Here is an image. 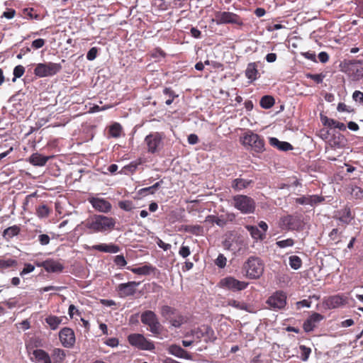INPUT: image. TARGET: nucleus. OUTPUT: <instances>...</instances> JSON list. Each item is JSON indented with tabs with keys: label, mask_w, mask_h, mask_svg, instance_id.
Wrapping results in <instances>:
<instances>
[{
	"label": "nucleus",
	"mask_w": 363,
	"mask_h": 363,
	"mask_svg": "<svg viewBox=\"0 0 363 363\" xmlns=\"http://www.w3.org/2000/svg\"><path fill=\"white\" fill-rule=\"evenodd\" d=\"M116 219L112 217L104 215L95 214L85 221V227L91 233H109L112 231L116 226Z\"/></svg>",
	"instance_id": "1"
},
{
	"label": "nucleus",
	"mask_w": 363,
	"mask_h": 363,
	"mask_svg": "<svg viewBox=\"0 0 363 363\" xmlns=\"http://www.w3.org/2000/svg\"><path fill=\"white\" fill-rule=\"evenodd\" d=\"M140 320L142 323L148 326L149 331L155 336L160 337L163 331V326L160 323L156 313L150 310L145 311L141 313Z\"/></svg>",
	"instance_id": "2"
},
{
	"label": "nucleus",
	"mask_w": 363,
	"mask_h": 363,
	"mask_svg": "<svg viewBox=\"0 0 363 363\" xmlns=\"http://www.w3.org/2000/svg\"><path fill=\"white\" fill-rule=\"evenodd\" d=\"M233 206L242 213L250 214L254 213L256 208L255 200L246 195H235L232 199Z\"/></svg>",
	"instance_id": "3"
},
{
	"label": "nucleus",
	"mask_w": 363,
	"mask_h": 363,
	"mask_svg": "<svg viewBox=\"0 0 363 363\" xmlns=\"http://www.w3.org/2000/svg\"><path fill=\"white\" fill-rule=\"evenodd\" d=\"M341 70L352 80L357 81L363 77V66L359 61L344 60L340 64Z\"/></svg>",
	"instance_id": "4"
},
{
	"label": "nucleus",
	"mask_w": 363,
	"mask_h": 363,
	"mask_svg": "<svg viewBox=\"0 0 363 363\" xmlns=\"http://www.w3.org/2000/svg\"><path fill=\"white\" fill-rule=\"evenodd\" d=\"M247 276L250 279H258L264 272V263L257 257H250L244 264Z\"/></svg>",
	"instance_id": "5"
},
{
	"label": "nucleus",
	"mask_w": 363,
	"mask_h": 363,
	"mask_svg": "<svg viewBox=\"0 0 363 363\" xmlns=\"http://www.w3.org/2000/svg\"><path fill=\"white\" fill-rule=\"evenodd\" d=\"M191 335L197 342H201V338H204L206 343H214L217 337L213 328L207 325H203L191 330L186 334V336Z\"/></svg>",
	"instance_id": "6"
},
{
	"label": "nucleus",
	"mask_w": 363,
	"mask_h": 363,
	"mask_svg": "<svg viewBox=\"0 0 363 363\" xmlns=\"http://www.w3.org/2000/svg\"><path fill=\"white\" fill-rule=\"evenodd\" d=\"M161 315L174 328H179L184 321L183 315L177 310L169 306L164 305L160 308Z\"/></svg>",
	"instance_id": "7"
},
{
	"label": "nucleus",
	"mask_w": 363,
	"mask_h": 363,
	"mask_svg": "<svg viewBox=\"0 0 363 363\" xmlns=\"http://www.w3.org/2000/svg\"><path fill=\"white\" fill-rule=\"evenodd\" d=\"M61 69L62 65L60 63H38L34 69V74L36 77L40 78L52 77L58 73Z\"/></svg>",
	"instance_id": "8"
},
{
	"label": "nucleus",
	"mask_w": 363,
	"mask_h": 363,
	"mask_svg": "<svg viewBox=\"0 0 363 363\" xmlns=\"http://www.w3.org/2000/svg\"><path fill=\"white\" fill-rule=\"evenodd\" d=\"M128 340L132 346L141 350L152 351L155 348L154 342L142 334H130L128 337Z\"/></svg>",
	"instance_id": "9"
},
{
	"label": "nucleus",
	"mask_w": 363,
	"mask_h": 363,
	"mask_svg": "<svg viewBox=\"0 0 363 363\" xmlns=\"http://www.w3.org/2000/svg\"><path fill=\"white\" fill-rule=\"evenodd\" d=\"M242 144L248 145L257 152H262L264 150V141L259 135L252 132L245 133L242 138Z\"/></svg>",
	"instance_id": "10"
},
{
	"label": "nucleus",
	"mask_w": 363,
	"mask_h": 363,
	"mask_svg": "<svg viewBox=\"0 0 363 363\" xmlns=\"http://www.w3.org/2000/svg\"><path fill=\"white\" fill-rule=\"evenodd\" d=\"M215 19H213V21H215L217 25L220 24H236V25H242V21L241 18L232 12L228 11H217L215 13Z\"/></svg>",
	"instance_id": "11"
},
{
	"label": "nucleus",
	"mask_w": 363,
	"mask_h": 363,
	"mask_svg": "<svg viewBox=\"0 0 363 363\" xmlns=\"http://www.w3.org/2000/svg\"><path fill=\"white\" fill-rule=\"evenodd\" d=\"M219 286L233 292L245 289L248 283L236 279L233 277H227L220 280Z\"/></svg>",
	"instance_id": "12"
},
{
	"label": "nucleus",
	"mask_w": 363,
	"mask_h": 363,
	"mask_svg": "<svg viewBox=\"0 0 363 363\" xmlns=\"http://www.w3.org/2000/svg\"><path fill=\"white\" fill-rule=\"evenodd\" d=\"M162 135L158 132L149 134L145 138L147 151L150 153L157 152L162 147Z\"/></svg>",
	"instance_id": "13"
},
{
	"label": "nucleus",
	"mask_w": 363,
	"mask_h": 363,
	"mask_svg": "<svg viewBox=\"0 0 363 363\" xmlns=\"http://www.w3.org/2000/svg\"><path fill=\"white\" fill-rule=\"evenodd\" d=\"M267 303L274 310L282 309L286 304V295L283 291H277L268 298Z\"/></svg>",
	"instance_id": "14"
},
{
	"label": "nucleus",
	"mask_w": 363,
	"mask_h": 363,
	"mask_svg": "<svg viewBox=\"0 0 363 363\" xmlns=\"http://www.w3.org/2000/svg\"><path fill=\"white\" fill-rule=\"evenodd\" d=\"M59 337L61 343L65 347L70 348L75 343V335L72 329L69 328H63L59 333Z\"/></svg>",
	"instance_id": "15"
},
{
	"label": "nucleus",
	"mask_w": 363,
	"mask_h": 363,
	"mask_svg": "<svg viewBox=\"0 0 363 363\" xmlns=\"http://www.w3.org/2000/svg\"><path fill=\"white\" fill-rule=\"evenodd\" d=\"M140 282L128 281L127 283L120 284L117 286V291L120 297H127L133 296L136 291V287L140 285Z\"/></svg>",
	"instance_id": "16"
},
{
	"label": "nucleus",
	"mask_w": 363,
	"mask_h": 363,
	"mask_svg": "<svg viewBox=\"0 0 363 363\" xmlns=\"http://www.w3.org/2000/svg\"><path fill=\"white\" fill-rule=\"evenodd\" d=\"M37 266L43 267L46 272L50 273H59L64 269L62 264L52 259H48L42 262L37 263Z\"/></svg>",
	"instance_id": "17"
},
{
	"label": "nucleus",
	"mask_w": 363,
	"mask_h": 363,
	"mask_svg": "<svg viewBox=\"0 0 363 363\" xmlns=\"http://www.w3.org/2000/svg\"><path fill=\"white\" fill-rule=\"evenodd\" d=\"M89 201L94 209L101 213H108L112 208L111 203L104 199L91 198Z\"/></svg>",
	"instance_id": "18"
},
{
	"label": "nucleus",
	"mask_w": 363,
	"mask_h": 363,
	"mask_svg": "<svg viewBox=\"0 0 363 363\" xmlns=\"http://www.w3.org/2000/svg\"><path fill=\"white\" fill-rule=\"evenodd\" d=\"M324 318V316L318 313H313L303 323V328L306 333L313 331L318 324Z\"/></svg>",
	"instance_id": "19"
},
{
	"label": "nucleus",
	"mask_w": 363,
	"mask_h": 363,
	"mask_svg": "<svg viewBox=\"0 0 363 363\" xmlns=\"http://www.w3.org/2000/svg\"><path fill=\"white\" fill-rule=\"evenodd\" d=\"M167 352L169 354L174 355L178 358L184 359H192V355L189 354L186 350H184L182 347L173 344L168 347Z\"/></svg>",
	"instance_id": "20"
},
{
	"label": "nucleus",
	"mask_w": 363,
	"mask_h": 363,
	"mask_svg": "<svg viewBox=\"0 0 363 363\" xmlns=\"http://www.w3.org/2000/svg\"><path fill=\"white\" fill-rule=\"evenodd\" d=\"M346 303V300L340 295L328 297L325 300V304L328 308H336Z\"/></svg>",
	"instance_id": "21"
},
{
	"label": "nucleus",
	"mask_w": 363,
	"mask_h": 363,
	"mask_svg": "<svg viewBox=\"0 0 363 363\" xmlns=\"http://www.w3.org/2000/svg\"><path fill=\"white\" fill-rule=\"evenodd\" d=\"M33 355L37 363H52L49 354L42 349L33 350Z\"/></svg>",
	"instance_id": "22"
},
{
	"label": "nucleus",
	"mask_w": 363,
	"mask_h": 363,
	"mask_svg": "<svg viewBox=\"0 0 363 363\" xmlns=\"http://www.w3.org/2000/svg\"><path fill=\"white\" fill-rule=\"evenodd\" d=\"M92 250H98L104 252L117 253L120 251V247L114 244H99L91 247Z\"/></svg>",
	"instance_id": "23"
},
{
	"label": "nucleus",
	"mask_w": 363,
	"mask_h": 363,
	"mask_svg": "<svg viewBox=\"0 0 363 363\" xmlns=\"http://www.w3.org/2000/svg\"><path fill=\"white\" fill-rule=\"evenodd\" d=\"M49 158V157L43 156L38 152H35L30 155L28 161L34 166L43 167L45 165Z\"/></svg>",
	"instance_id": "24"
},
{
	"label": "nucleus",
	"mask_w": 363,
	"mask_h": 363,
	"mask_svg": "<svg viewBox=\"0 0 363 363\" xmlns=\"http://www.w3.org/2000/svg\"><path fill=\"white\" fill-rule=\"evenodd\" d=\"M269 144L282 151L293 150V146L288 142L279 141L277 138H269Z\"/></svg>",
	"instance_id": "25"
},
{
	"label": "nucleus",
	"mask_w": 363,
	"mask_h": 363,
	"mask_svg": "<svg viewBox=\"0 0 363 363\" xmlns=\"http://www.w3.org/2000/svg\"><path fill=\"white\" fill-rule=\"evenodd\" d=\"M21 232V228L18 225H14L13 226L6 228L2 233V237L6 240H9L14 236L18 235Z\"/></svg>",
	"instance_id": "26"
},
{
	"label": "nucleus",
	"mask_w": 363,
	"mask_h": 363,
	"mask_svg": "<svg viewBox=\"0 0 363 363\" xmlns=\"http://www.w3.org/2000/svg\"><path fill=\"white\" fill-rule=\"evenodd\" d=\"M245 228L253 239L259 240L265 239L266 234L262 233L257 226L247 225Z\"/></svg>",
	"instance_id": "27"
},
{
	"label": "nucleus",
	"mask_w": 363,
	"mask_h": 363,
	"mask_svg": "<svg viewBox=\"0 0 363 363\" xmlns=\"http://www.w3.org/2000/svg\"><path fill=\"white\" fill-rule=\"evenodd\" d=\"M258 70L257 65L255 62H251L247 65L245 70V76L251 82L255 81L257 78Z\"/></svg>",
	"instance_id": "28"
},
{
	"label": "nucleus",
	"mask_w": 363,
	"mask_h": 363,
	"mask_svg": "<svg viewBox=\"0 0 363 363\" xmlns=\"http://www.w3.org/2000/svg\"><path fill=\"white\" fill-rule=\"evenodd\" d=\"M252 183V180L237 178L232 182V187L236 191H240L247 188Z\"/></svg>",
	"instance_id": "29"
},
{
	"label": "nucleus",
	"mask_w": 363,
	"mask_h": 363,
	"mask_svg": "<svg viewBox=\"0 0 363 363\" xmlns=\"http://www.w3.org/2000/svg\"><path fill=\"white\" fill-rule=\"evenodd\" d=\"M128 269L130 270L133 273L138 275H148L152 272L155 270V267L151 265L145 264L144 266L136 267V268H130L128 267Z\"/></svg>",
	"instance_id": "30"
},
{
	"label": "nucleus",
	"mask_w": 363,
	"mask_h": 363,
	"mask_svg": "<svg viewBox=\"0 0 363 363\" xmlns=\"http://www.w3.org/2000/svg\"><path fill=\"white\" fill-rule=\"evenodd\" d=\"M228 305L238 310H242L250 313L252 312V311L250 309L251 307L243 301H238L234 299H230L228 301Z\"/></svg>",
	"instance_id": "31"
},
{
	"label": "nucleus",
	"mask_w": 363,
	"mask_h": 363,
	"mask_svg": "<svg viewBox=\"0 0 363 363\" xmlns=\"http://www.w3.org/2000/svg\"><path fill=\"white\" fill-rule=\"evenodd\" d=\"M63 318L64 317L49 315L45 318V322L52 330H56L62 323Z\"/></svg>",
	"instance_id": "32"
},
{
	"label": "nucleus",
	"mask_w": 363,
	"mask_h": 363,
	"mask_svg": "<svg viewBox=\"0 0 363 363\" xmlns=\"http://www.w3.org/2000/svg\"><path fill=\"white\" fill-rule=\"evenodd\" d=\"M66 357V354L65 350L55 348L53 350L52 353V357L53 359L54 363H62Z\"/></svg>",
	"instance_id": "33"
},
{
	"label": "nucleus",
	"mask_w": 363,
	"mask_h": 363,
	"mask_svg": "<svg viewBox=\"0 0 363 363\" xmlns=\"http://www.w3.org/2000/svg\"><path fill=\"white\" fill-rule=\"evenodd\" d=\"M184 230L195 235H200L203 233V228L199 225H186L184 226Z\"/></svg>",
	"instance_id": "34"
},
{
	"label": "nucleus",
	"mask_w": 363,
	"mask_h": 363,
	"mask_svg": "<svg viewBox=\"0 0 363 363\" xmlns=\"http://www.w3.org/2000/svg\"><path fill=\"white\" fill-rule=\"evenodd\" d=\"M274 99L269 95L262 96L259 101L260 106L265 109L272 108L274 106Z\"/></svg>",
	"instance_id": "35"
},
{
	"label": "nucleus",
	"mask_w": 363,
	"mask_h": 363,
	"mask_svg": "<svg viewBox=\"0 0 363 363\" xmlns=\"http://www.w3.org/2000/svg\"><path fill=\"white\" fill-rule=\"evenodd\" d=\"M122 127L118 123L112 124L108 130L109 135L113 138H118L121 136Z\"/></svg>",
	"instance_id": "36"
},
{
	"label": "nucleus",
	"mask_w": 363,
	"mask_h": 363,
	"mask_svg": "<svg viewBox=\"0 0 363 363\" xmlns=\"http://www.w3.org/2000/svg\"><path fill=\"white\" fill-rule=\"evenodd\" d=\"M50 211L51 210L50 208L45 204L40 205L36 208V214L40 218H47L49 216Z\"/></svg>",
	"instance_id": "37"
},
{
	"label": "nucleus",
	"mask_w": 363,
	"mask_h": 363,
	"mask_svg": "<svg viewBox=\"0 0 363 363\" xmlns=\"http://www.w3.org/2000/svg\"><path fill=\"white\" fill-rule=\"evenodd\" d=\"M163 94L168 96V99L166 100L165 104L168 106L171 105L174 99V98L178 97V95L169 87H166L163 89Z\"/></svg>",
	"instance_id": "38"
},
{
	"label": "nucleus",
	"mask_w": 363,
	"mask_h": 363,
	"mask_svg": "<svg viewBox=\"0 0 363 363\" xmlns=\"http://www.w3.org/2000/svg\"><path fill=\"white\" fill-rule=\"evenodd\" d=\"M206 220L216 223L219 227H224L227 224V220L222 216H208Z\"/></svg>",
	"instance_id": "39"
},
{
	"label": "nucleus",
	"mask_w": 363,
	"mask_h": 363,
	"mask_svg": "<svg viewBox=\"0 0 363 363\" xmlns=\"http://www.w3.org/2000/svg\"><path fill=\"white\" fill-rule=\"evenodd\" d=\"M289 265L295 270L298 269L302 265L301 259L296 255L289 257Z\"/></svg>",
	"instance_id": "40"
},
{
	"label": "nucleus",
	"mask_w": 363,
	"mask_h": 363,
	"mask_svg": "<svg viewBox=\"0 0 363 363\" xmlns=\"http://www.w3.org/2000/svg\"><path fill=\"white\" fill-rule=\"evenodd\" d=\"M118 206L125 211H131L135 208L133 201L129 200L120 201Z\"/></svg>",
	"instance_id": "41"
},
{
	"label": "nucleus",
	"mask_w": 363,
	"mask_h": 363,
	"mask_svg": "<svg viewBox=\"0 0 363 363\" xmlns=\"http://www.w3.org/2000/svg\"><path fill=\"white\" fill-rule=\"evenodd\" d=\"M17 265V261L13 259H0V268L1 269H7L12 267H16Z\"/></svg>",
	"instance_id": "42"
},
{
	"label": "nucleus",
	"mask_w": 363,
	"mask_h": 363,
	"mask_svg": "<svg viewBox=\"0 0 363 363\" xmlns=\"http://www.w3.org/2000/svg\"><path fill=\"white\" fill-rule=\"evenodd\" d=\"M299 349L301 351V360L303 362H306L310 356V354L311 353V348L305 345H300Z\"/></svg>",
	"instance_id": "43"
},
{
	"label": "nucleus",
	"mask_w": 363,
	"mask_h": 363,
	"mask_svg": "<svg viewBox=\"0 0 363 363\" xmlns=\"http://www.w3.org/2000/svg\"><path fill=\"white\" fill-rule=\"evenodd\" d=\"M25 72V68L23 66L19 65L14 67L13 69V78L12 79L13 82H15L17 78L21 77Z\"/></svg>",
	"instance_id": "44"
},
{
	"label": "nucleus",
	"mask_w": 363,
	"mask_h": 363,
	"mask_svg": "<svg viewBox=\"0 0 363 363\" xmlns=\"http://www.w3.org/2000/svg\"><path fill=\"white\" fill-rule=\"evenodd\" d=\"M350 194L355 199H363V189L361 187L357 186H352Z\"/></svg>",
	"instance_id": "45"
},
{
	"label": "nucleus",
	"mask_w": 363,
	"mask_h": 363,
	"mask_svg": "<svg viewBox=\"0 0 363 363\" xmlns=\"http://www.w3.org/2000/svg\"><path fill=\"white\" fill-rule=\"evenodd\" d=\"M33 8H26L23 10V15L24 18L28 19H38L39 18L38 14H33Z\"/></svg>",
	"instance_id": "46"
},
{
	"label": "nucleus",
	"mask_w": 363,
	"mask_h": 363,
	"mask_svg": "<svg viewBox=\"0 0 363 363\" xmlns=\"http://www.w3.org/2000/svg\"><path fill=\"white\" fill-rule=\"evenodd\" d=\"M276 245L280 248L291 247L294 245V240L291 238H288L286 240L277 241Z\"/></svg>",
	"instance_id": "47"
},
{
	"label": "nucleus",
	"mask_w": 363,
	"mask_h": 363,
	"mask_svg": "<svg viewBox=\"0 0 363 363\" xmlns=\"http://www.w3.org/2000/svg\"><path fill=\"white\" fill-rule=\"evenodd\" d=\"M227 259L223 254H219L216 259L215 260V264L219 268H224L226 265Z\"/></svg>",
	"instance_id": "48"
},
{
	"label": "nucleus",
	"mask_w": 363,
	"mask_h": 363,
	"mask_svg": "<svg viewBox=\"0 0 363 363\" xmlns=\"http://www.w3.org/2000/svg\"><path fill=\"white\" fill-rule=\"evenodd\" d=\"M281 221L284 226L288 229H291L292 228L294 218L292 216H286L282 218Z\"/></svg>",
	"instance_id": "49"
},
{
	"label": "nucleus",
	"mask_w": 363,
	"mask_h": 363,
	"mask_svg": "<svg viewBox=\"0 0 363 363\" xmlns=\"http://www.w3.org/2000/svg\"><path fill=\"white\" fill-rule=\"evenodd\" d=\"M114 263L119 267H123L126 265L127 262L123 255H118L115 257Z\"/></svg>",
	"instance_id": "50"
},
{
	"label": "nucleus",
	"mask_w": 363,
	"mask_h": 363,
	"mask_svg": "<svg viewBox=\"0 0 363 363\" xmlns=\"http://www.w3.org/2000/svg\"><path fill=\"white\" fill-rule=\"evenodd\" d=\"M309 200H310V206H313L323 201L324 198L323 196H320L318 195H311V196H309Z\"/></svg>",
	"instance_id": "51"
},
{
	"label": "nucleus",
	"mask_w": 363,
	"mask_h": 363,
	"mask_svg": "<svg viewBox=\"0 0 363 363\" xmlns=\"http://www.w3.org/2000/svg\"><path fill=\"white\" fill-rule=\"evenodd\" d=\"M332 127L338 128L340 130H342V131L346 130V126L343 123L337 121L333 118L330 121V128H332Z\"/></svg>",
	"instance_id": "52"
},
{
	"label": "nucleus",
	"mask_w": 363,
	"mask_h": 363,
	"mask_svg": "<svg viewBox=\"0 0 363 363\" xmlns=\"http://www.w3.org/2000/svg\"><path fill=\"white\" fill-rule=\"evenodd\" d=\"M352 99L354 101L363 104V91H354L352 94Z\"/></svg>",
	"instance_id": "53"
},
{
	"label": "nucleus",
	"mask_w": 363,
	"mask_h": 363,
	"mask_svg": "<svg viewBox=\"0 0 363 363\" xmlns=\"http://www.w3.org/2000/svg\"><path fill=\"white\" fill-rule=\"evenodd\" d=\"M324 77L325 76L323 74H307L308 78L313 79L317 84L322 83V82L324 79Z\"/></svg>",
	"instance_id": "54"
},
{
	"label": "nucleus",
	"mask_w": 363,
	"mask_h": 363,
	"mask_svg": "<svg viewBox=\"0 0 363 363\" xmlns=\"http://www.w3.org/2000/svg\"><path fill=\"white\" fill-rule=\"evenodd\" d=\"M97 53H98V48H96V47H93L91 48L87 52L86 54V58L88 60H90V61H92L94 60L96 56H97Z\"/></svg>",
	"instance_id": "55"
},
{
	"label": "nucleus",
	"mask_w": 363,
	"mask_h": 363,
	"mask_svg": "<svg viewBox=\"0 0 363 363\" xmlns=\"http://www.w3.org/2000/svg\"><path fill=\"white\" fill-rule=\"evenodd\" d=\"M34 269H35V267L33 264L26 263V264H25L24 268L20 272V275L21 277H23L26 274L33 272Z\"/></svg>",
	"instance_id": "56"
},
{
	"label": "nucleus",
	"mask_w": 363,
	"mask_h": 363,
	"mask_svg": "<svg viewBox=\"0 0 363 363\" xmlns=\"http://www.w3.org/2000/svg\"><path fill=\"white\" fill-rule=\"evenodd\" d=\"M191 254L190 249L188 246L182 245L179 251V255L183 258L187 257Z\"/></svg>",
	"instance_id": "57"
},
{
	"label": "nucleus",
	"mask_w": 363,
	"mask_h": 363,
	"mask_svg": "<svg viewBox=\"0 0 363 363\" xmlns=\"http://www.w3.org/2000/svg\"><path fill=\"white\" fill-rule=\"evenodd\" d=\"M38 241L42 245H47L50 243V238L47 234H40L38 235Z\"/></svg>",
	"instance_id": "58"
},
{
	"label": "nucleus",
	"mask_w": 363,
	"mask_h": 363,
	"mask_svg": "<svg viewBox=\"0 0 363 363\" xmlns=\"http://www.w3.org/2000/svg\"><path fill=\"white\" fill-rule=\"evenodd\" d=\"M296 203L301 205H310L309 196H302L295 199Z\"/></svg>",
	"instance_id": "59"
},
{
	"label": "nucleus",
	"mask_w": 363,
	"mask_h": 363,
	"mask_svg": "<svg viewBox=\"0 0 363 363\" xmlns=\"http://www.w3.org/2000/svg\"><path fill=\"white\" fill-rule=\"evenodd\" d=\"M352 219L351 211L350 208L344 209L342 212V215L341 217V220L345 222H347Z\"/></svg>",
	"instance_id": "60"
},
{
	"label": "nucleus",
	"mask_w": 363,
	"mask_h": 363,
	"mask_svg": "<svg viewBox=\"0 0 363 363\" xmlns=\"http://www.w3.org/2000/svg\"><path fill=\"white\" fill-rule=\"evenodd\" d=\"M104 343L109 346V347H117L119 344V341L117 338L116 337H111V338H108L107 339Z\"/></svg>",
	"instance_id": "61"
},
{
	"label": "nucleus",
	"mask_w": 363,
	"mask_h": 363,
	"mask_svg": "<svg viewBox=\"0 0 363 363\" xmlns=\"http://www.w3.org/2000/svg\"><path fill=\"white\" fill-rule=\"evenodd\" d=\"M45 40L42 38H38L32 42V47L35 49H39L44 46Z\"/></svg>",
	"instance_id": "62"
},
{
	"label": "nucleus",
	"mask_w": 363,
	"mask_h": 363,
	"mask_svg": "<svg viewBox=\"0 0 363 363\" xmlns=\"http://www.w3.org/2000/svg\"><path fill=\"white\" fill-rule=\"evenodd\" d=\"M16 15V11L13 9H7L2 13L1 17H4L7 19L13 18Z\"/></svg>",
	"instance_id": "63"
},
{
	"label": "nucleus",
	"mask_w": 363,
	"mask_h": 363,
	"mask_svg": "<svg viewBox=\"0 0 363 363\" xmlns=\"http://www.w3.org/2000/svg\"><path fill=\"white\" fill-rule=\"evenodd\" d=\"M318 57L319 61L322 63H326L329 60V55L326 52H320Z\"/></svg>",
	"instance_id": "64"
}]
</instances>
